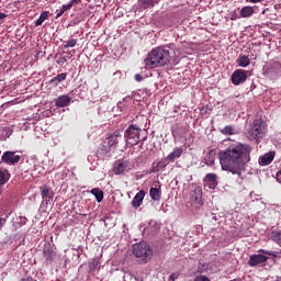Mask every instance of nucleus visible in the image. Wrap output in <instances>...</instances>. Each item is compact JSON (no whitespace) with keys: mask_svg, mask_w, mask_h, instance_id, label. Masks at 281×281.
Segmentation results:
<instances>
[{"mask_svg":"<svg viewBox=\"0 0 281 281\" xmlns=\"http://www.w3.org/2000/svg\"><path fill=\"white\" fill-rule=\"evenodd\" d=\"M252 147L248 144L235 143L218 153L220 166L224 171L240 177L250 161Z\"/></svg>","mask_w":281,"mask_h":281,"instance_id":"1","label":"nucleus"},{"mask_svg":"<svg viewBox=\"0 0 281 281\" xmlns=\"http://www.w3.org/2000/svg\"><path fill=\"white\" fill-rule=\"evenodd\" d=\"M144 63L150 69L165 67L170 63L169 49L167 47H155L148 53Z\"/></svg>","mask_w":281,"mask_h":281,"instance_id":"2","label":"nucleus"},{"mask_svg":"<svg viewBox=\"0 0 281 281\" xmlns=\"http://www.w3.org/2000/svg\"><path fill=\"white\" fill-rule=\"evenodd\" d=\"M268 133V125L266 121L258 119L252 121L250 128L248 131L250 140H260Z\"/></svg>","mask_w":281,"mask_h":281,"instance_id":"3","label":"nucleus"},{"mask_svg":"<svg viewBox=\"0 0 281 281\" xmlns=\"http://www.w3.org/2000/svg\"><path fill=\"white\" fill-rule=\"evenodd\" d=\"M132 252L135 257L140 259L142 263H148L154 256L153 248H150L146 241L135 244Z\"/></svg>","mask_w":281,"mask_h":281,"instance_id":"4","label":"nucleus"},{"mask_svg":"<svg viewBox=\"0 0 281 281\" xmlns=\"http://www.w3.org/2000/svg\"><path fill=\"white\" fill-rule=\"evenodd\" d=\"M142 128L137 125L131 124L124 132V138L128 146H137L140 142Z\"/></svg>","mask_w":281,"mask_h":281,"instance_id":"5","label":"nucleus"},{"mask_svg":"<svg viewBox=\"0 0 281 281\" xmlns=\"http://www.w3.org/2000/svg\"><path fill=\"white\" fill-rule=\"evenodd\" d=\"M1 160L3 164H7L9 166H14L15 164L20 162L21 156L15 155V151H5L2 154Z\"/></svg>","mask_w":281,"mask_h":281,"instance_id":"6","label":"nucleus"},{"mask_svg":"<svg viewBox=\"0 0 281 281\" xmlns=\"http://www.w3.org/2000/svg\"><path fill=\"white\" fill-rule=\"evenodd\" d=\"M41 190V196L43 199V201L47 204H52L54 201V191L50 187L48 186H42L40 188Z\"/></svg>","mask_w":281,"mask_h":281,"instance_id":"7","label":"nucleus"},{"mask_svg":"<svg viewBox=\"0 0 281 281\" xmlns=\"http://www.w3.org/2000/svg\"><path fill=\"white\" fill-rule=\"evenodd\" d=\"M232 83L235 85V86H239L244 82H246L247 80V74H246V70H235V72H233L232 75Z\"/></svg>","mask_w":281,"mask_h":281,"instance_id":"8","label":"nucleus"},{"mask_svg":"<svg viewBox=\"0 0 281 281\" xmlns=\"http://www.w3.org/2000/svg\"><path fill=\"white\" fill-rule=\"evenodd\" d=\"M169 165L168 160L162 158L160 160H156L154 164H151V167L149 169V173H159L160 171H162L164 169L167 168V166Z\"/></svg>","mask_w":281,"mask_h":281,"instance_id":"9","label":"nucleus"},{"mask_svg":"<svg viewBox=\"0 0 281 281\" xmlns=\"http://www.w3.org/2000/svg\"><path fill=\"white\" fill-rule=\"evenodd\" d=\"M190 196L191 201L194 202L198 207H201L203 205L202 187H195L194 191H191Z\"/></svg>","mask_w":281,"mask_h":281,"instance_id":"10","label":"nucleus"},{"mask_svg":"<svg viewBox=\"0 0 281 281\" xmlns=\"http://www.w3.org/2000/svg\"><path fill=\"white\" fill-rule=\"evenodd\" d=\"M268 261V257L265 255H251L248 260L249 267H256L261 263H266Z\"/></svg>","mask_w":281,"mask_h":281,"instance_id":"11","label":"nucleus"},{"mask_svg":"<svg viewBox=\"0 0 281 281\" xmlns=\"http://www.w3.org/2000/svg\"><path fill=\"white\" fill-rule=\"evenodd\" d=\"M119 137H121V133L120 132H114V133L110 134V136L105 137L103 139V143H105L106 145L115 148L120 143Z\"/></svg>","mask_w":281,"mask_h":281,"instance_id":"12","label":"nucleus"},{"mask_svg":"<svg viewBox=\"0 0 281 281\" xmlns=\"http://www.w3.org/2000/svg\"><path fill=\"white\" fill-rule=\"evenodd\" d=\"M204 182L211 190H215L218 187V176L215 173H207V176H205Z\"/></svg>","mask_w":281,"mask_h":281,"instance_id":"13","label":"nucleus"},{"mask_svg":"<svg viewBox=\"0 0 281 281\" xmlns=\"http://www.w3.org/2000/svg\"><path fill=\"white\" fill-rule=\"evenodd\" d=\"M127 170H130L127 161L117 160L115 162L114 169H113L114 175H123Z\"/></svg>","mask_w":281,"mask_h":281,"instance_id":"14","label":"nucleus"},{"mask_svg":"<svg viewBox=\"0 0 281 281\" xmlns=\"http://www.w3.org/2000/svg\"><path fill=\"white\" fill-rule=\"evenodd\" d=\"M43 257L47 261H54V259L56 258V252L54 251V249H53L50 244H47V245L44 246V248H43Z\"/></svg>","mask_w":281,"mask_h":281,"instance_id":"15","label":"nucleus"},{"mask_svg":"<svg viewBox=\"0 0 281 281\" xmlns=\"http://www.w3.org/2000/svg\"><path fill=\"white\" fill-rule=\"evenodd\" d=\"M144 196H146V191L140 190L136 193L134 200H132V207L138 209L143 204Z\"/></svg>","mask_w":281,"mask_h":281,"instance_id":"16","label":"nucleus"},{"mask_svg":"<svg viewBox=\"0 0 281 281\" xmlns=\"http://www.w3.org/2000/svg\"><path fill=\"white\" fill-rule=\"evenodd\" d=\"M72 99L69 95H60L55 100L57 108H66L71 103Z\"/></svg>","mask_w":281,"mask_h":281,"instance_id":"17","label":"nucleus"},{"mask_svg":"<svg viewBox=\"0 0 281 281\" xmlns=\"http://www.w3.org/2000/svg\"><path fill=\"white\" fill-rule=\"evenodd\" d=\"M160 0H138V5L140 10H147L159 4Z\"/></svg>","mask_w":281,"mask_h":281,"instance_id":"18","label":"nucleus"},{"mask_svg":"<svg viewBox=\"0 0 281 281\" xmlns=\"http://www.w3.org/2000/svg\"><path fill=\"white\" fill-rule=\"evenodd\" d=\"M182 147H176L170 154H168L167 159L170 162H173L177 158H180L182 156Z\"/></svg>","mask_w":281,"mask_h":281,"instance_id":"19","label":"nucleus"},{"mask_svg":"<svg viewBox=\"0 0 281 281\" xmlns=\"http://www.w3.org/2000/svg\"><path fill=\"white\" fill-rule=\"evenodd\" d=\"M149 196L153 201L159 202L161 200V190L159 188L151 187L149 190Z\"/></svg>","mask_w":281,"mask_h":281,"instance_id":"20","label":"nucleus"},{"mask_svg":"<svg viewBox=\"0 0 281 281\" xmlns=\"http://www.w3.org/2000/svg\"><path fill=\"white\" fill-rule=\"evenodd\" d=\"M273 159H274V153L271 151V153L265 154L259 160V164H261L262 166H268L273 162Z\"/></svg>","mask_w":281,"mask_h":281,"instance_id":"21","label":"nucleus"},{"mask_svg":"<svg viewBox=\"0 0 281 281\" xmlns=\"http://www.w3.org/2000/svg\"><path fill=\"white\" fill-rule=\"evenodd\" d=\"M255 13V9L252 7L246 5L239 11V16L246 19L251 18Z\"/></svg>","mask_w":281,"mask_h":281,"instance_id":"22","label":"nucleus"},{"mask_svg":"<svg viewBox=\"0 0 281 281\" xmlns=\"http://www.w3.org/2000/svg\"><path fill=\"white\" fill-rule=\"evenodd\" d=\"M236 63L238 67L246 68L250 65V59L248 56L239 55V57L236 59Z\"/></svg>","mask_w":281,"mask_h":281,"instance_id":"23","label":"nucleus"},{"mask_svg":"<svg viewBox=\"0 0 281 281\" xmlns=\"http://www.w3.org/2000/svg\"><path fill=\"white\" fill-rule=\"evenodd\" d=\"M112 149H115V148L106 144L105 142H102L101 146L98 148V153L104 156L111 153Z\"/></svg>","mask_w":281,"mask_h":281,"instance_id":"24","label":"nucleus"},{"mask_svg":"<svg viewBox=\"0 0 281 281\" xmlns=\"http://www.w3.org/2000/svg\"><path fill=\"white\" fill-rule=\"evenodd\" d=\"M90 193L95 196L97 202H102L104 200V192L100 188H92Z\"/></svg>","mask_w":281,"mask_h":281,"instance_id":"25","label":"nucleus"},{"mask_svg":"<svg viewBox=\"0 0 281 281\" xmlns=\"http://www.w3.org/2000/svg\"><path fill=\"white\" fill-rule=\"evenodd\" d=\"M49 18V12L48 11H43L41 13V16L35 21V26L38 27L44 23L47 19Z\"/></svg>","mask_w":281,"mask_h":281,"instance_id":"26","label":"nucleus"},{"mask_svg":"<svg viewBox=\"0 0 281 281\" xmlns=\"http://www.w3.org/2000/svg\"><path fill=\"white\" fill-rule=\"evenodd\" d=\"M67 79L66 74H60L54 77V79L50 80V85L58 86L60 82L65 81Z\"/></svg>","mask_w":281,"mask_h":281,"instance_id":"27","label":"nucleus"},{"mask_svg":"<svg viewBox=\"0 0 281 281\" xmlns=\"http://www.w3.org/2000/svg\"><path fill=\"white\" fill-rule=\"evenodd\" d=\"M10 179L8 171L0 170V186H5Z\"/></svg>","mask_w":281,"mask_h":281,"instance_id":"28","label":"nucleus"},{"mask_svg":"<svg viewBox=\"0 0 281 281\" xmlns=\"http://www.w3.org/2000/svg\"><path fill=\"white\" fill-rule=\"evenodd\" d=\"M76 45H78V40L71 38L67 42H64L63 48L64 49L74 48Z\"/></svg>","mask_w":281,"mask_h":281,"instance_id":"29","label":"nucleus"},{"mask_svg":"<svg viewBox=\"0 0 281 281\" xmlns=\"http://www.w3.org/2000/svg\"><path fill=\"white\" fill-rule=\"evenodd\" d=\"M272 241H276L279 247H281V232H272Z\"/></svg>","mask_w":281,"mask_h":281,"instance_id":"30","label":"nucleus"},{"mask_svg":"<svg viewBox=\"0 0 281 281\" xmlns=\"http://www.w3.org/2000/svg\"><path fill=\"white\" fill-rule=\"evenodd\" d=\"M223 135H234V127L232 125H226L222 130Z\"/></svg>","mask_w":281,"mask_h":281,"instance_id":"31","label":"nucleus"},{"mask_svg":"<svg viewBox=\"0 0 281 281\" xmlns=\"http://www.w3.org/2000/svg\"><path fill=\"white\" fill-rule=\"evenodd\" d=\"M258 252H261V254H263L266 256H271V257L277 258V255H274L273 251H269V250H266V249H259Z\"/></svg>","mask_w":281,"mask_h":281,"instance_id":"32","label":"nucleus"},{"mask_svg":"<svg viewBox=\"0 0 281 281\" xmlns=\"http://www.w3.org/2000/svg\"><path fill=\"white\" fill-rule=\"evenodd\" d=\"M91 269H94V270L100 269V262L98 259L92 260Z\"/></svg>","mask_w":281,"mask_h":281,"instance_id":"33","label":"nucleus"},{"mask_svg":"<svg viewBox=\"0 0 281 281\" xmlns=\"http://www.w3.org/2000/svg\"><path fill=\"white\" fill-rule=\"evenodd\" d=\"M71 9H72V3L63 4V7H61V11L63 12H67V11L71 10Z\"/></svg>","mask_w":281,"mask_h":281,"instance_id":"34","label":"nucleus"},{"mask_svg":"<svg viewBox=\"0 0 281 281\" xmlns=\"http://www.w3.org/2000/svg\"><path fill=\"white\" fill-rule=\"evenodd\" d=\"M194 281H210L209 277L205 276H196Z\"/></svg>","mask_w":281,"mask_h":281,"instance_id":"35","label":"nucleus"},{"mask_svg":"<svg viewBox=\"0 0 281 281\" xmlns=\"http://www.w3.org/2000/svg\"><path fill=\"white\" fill-rule=\"evenodd\" d=\"M7 222H8V217H0V231L4 225H7Z\"/></svg>","mask_w":281,"mask_h":281,"instance_id":"36","label":"nucleus"},{"mask_svg":"<svg viewBox=\"0 0 281 281\" xmlns=\"http://www.w3.org/2000/svg\"><path fill=\"white\" fill-rule=\"evenodd\" d=\"M67 63V58L66 57H60V58H58V60H57V64L58 65H65Z\"/></svg>","mask_w":281,"mask_h":281,"instance_id":"37","label":"nucleus"},{"mask_svg":"<svg viewBox=\"0 0 281 281\" xmlns=\"http://www.w3.org/2000/svg\"><path fill=\"white\" fill-rule=\"evenodd\" d=\"M177 279H179L178 273H171V276L169 277V281H176Z\"/></svg>","mask_w":281,"mask_h":281,"instance_id":"38","label":"nucleus"},{"mask_svg":"<svg viewBox=\"0 0 281 281\" xmlns=\"http://www.w3.org/2000/svg\"><path fill=\"white\" fill-rule=\"evenodd\" d=\"M262 1L263 0H246V2L252 3V4L261 3Z\"/></svg>","mask_w":281,"mask_h":281,"instance_id":"39","label":"nucleus"},{"mask_svg":"<svg viewBox=\"0 0 281 281\" xmlns=\"http://www.w3.org/2000/svg\"><path fill=\"white\" fill-rule=\"evenodd\" d=\"M63 14H65V11H63V10L56 11V19L61 18Z\"/></svg>","mask_w":281,"mask_h":281,"instance_id":"40","label":"nucleus"},{"mask_svg":"<svg viewBox=\"0 0 281 281\" xmlns=\"http://www.w3.org/2000/svg\"><path fill=\"white\" fill-rule=\"evenodd\" d=\"M81 2V0H70L71 5H78Z\"/></svg>","mask_w":281,"mask_h":281,"instance_id":"41","label":"nucleus"},{"mask_svg":"<svg viewBox=\"0 0 281 281\" xmlns=\"http://www.w3.org/2000/svg\"><path fill=\"white\" fill-rule=\"evenodd\" d=\"M20 281H34L33 277H23Z\"/></svg>","mask_w":281,"mask_h":281,"instance_id":"42","label":"nucleus"},{"mask_svg":"<svg viewBox=\"0 0 281 281\" xmlns=\"http://www.w3.org/2000/svg\"><path fill=\"white\" fill-rule=\"evenodd\" d=\"M135 80H136L137 82H140V81L143 80L142 75H139V74L135 75Z\"/></svg>","mask_w":281,"mask_h":281,"instance_id":"43","label":"nucleus"},{"mask_svg":"<svg viewBox=\"0 0 281 281\" xmlns=\"http://www.w3.org/2000/svg\"><path fill=\"white\" fill-rule=\"evenodd\" d=\"M277 181L281 183V170L277 172Z\"/></svg>","mask_w":281,"mask_h":281,"instance_id":"44","label":"nucleus"},{"mask_svg":"<svg viewBox=\"0 0 281 281\" xmlns=\"http://www.w3.org/2000/svg\"><path fill=\"white\" fill-rule=\"evenodd\" d=\"M5 18H7V14L0 13V22H1L3 19H5Z\"/></svg>","mask_w":281,"mask_h":281,"instance_id":"45","label":"nucleus"},{"mask_svg":"<svg viewBox=\"0 0 281 281\" xmlns=\"http://www.w3.org/2000/svg\"><path fill=\"white\" fill-rule=\"evenodd\" d=\"M276 281H281V278H277V280Z\"/></svg>","mask_w":281,"mask_h":281,"instance_id":"46","label":"nucleus"},{"mask_svg":"<svg viewBox=\"0 0 281 281\" xmlns=\"http://www.w3.org/2000/svg\"><path fill=\"white\" fill-rule=\"evenodd\" d=\"M1 193H2V191H1V186H0V196H1Z\"/></svg>","mask_w":281,"mask_h":281,"instance_id":"47","label":"nucleus"},{"mask_svg":"<svg viewBox=\"0 0 281 281\" xmlns=\"http://www.w3.org/2000/svg\"><path fill=\"white\" fill-rule=\"evenodd\" d=\"M121 105V103H117V106H120Z\"/></svg>","mask_w":281,"mask_h":281,"instance_id":"48","label":"nucleus"},{"mask_svg":"<svg viewBox=\"0 0 281 281\" xmlns=\"http://www.w3.org/2000/svg\"><path fill=\"white\" fill-rule=\"evenodd\" d=\"M231 281H236V280H231Z\"/></svg>","mask_w":281,"mask_h":281,"instance_id":"49","label":"nucleus"}]
</instances>
